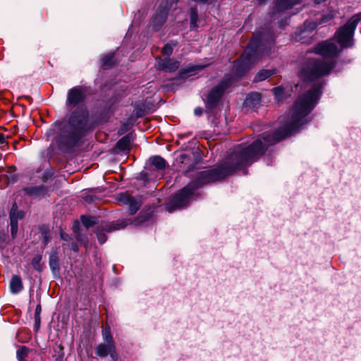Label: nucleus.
I'll list each match as a JSON object with an SVG mask.
<instances>
[{"label": "nucleus", "instance_id": "obj_1", "mask_svg": "<svg viewBox=\"0 0 361 361\" xmlns=\"http://www.w3.org/2000/svg\"><path fill=\"white\" fill-rule=\"evenodd\" d=\"M321 85H314L307 92L299 96L291 110L290 118L279 128L262 133L249 145L235 146L216 168L197 172L195 178L172 197L167 204L168 210L171 212L186 206L197 188L250 166L264 154L269 146L284 139L307 123L306 116L316 106L321 94Z\"/></svg>", "mask_w": 361, "mask_h": 361}, {"label": "nucleus", "instance_id": "obj_2", "mask_svg": "<svg viewBox=\"0 0 361 361\" xmlns=\"http://www.w3.org/2000/svg\"><path fill=\"white\" fill-rule=\"evenodd\" d=\"M85 90L83 87L76 86L71 88L67 94L66 105L73 111L67 123H59L55 125L59 130L56 138V143L61 149H68L75 147L87 129L88 111L81 104L85 99Z\"/></svg>", "mask_w": 361, "mask_h": 361}, {"label": "nucleus", "instance_id": "obj_3", "mask_svg": "<svg viewBox=\"0 0 361 361\" xmlns=\"http://www.w3.org/2000/svg\"><path fill=\"white\" fill-rule=\"evenodd\" d=\"M274 39L275 36L270 30L255 33L240 60L234 62L233 69L235 75L241 76L264 56H269Z\"/></svg>", "mask_w": 361, "mask_h": 361}, {"label": "nucleus", "instance_id": "obj_4", "mask_svg": "<svg viewBox=\"0 0 361 361\" xmlns=\"http://www.w3.org/2000/svg\"><path fill=\"white\" fill-rule=\"evenodd\" d=\"M336 62L329 59H310L301 67L299 77L305 81H312L329 75Z\"/></svg>", "mask_w": 361, "mask_h": 361}, {"label": "nucleus", "instance_id": "obj_5", "mask_svg": "<svg viewBox=\"0 0 361 361\" xmlns=\"http://www.w3.org/2000/svg\"><path fill=\"white\" fill-rule=\"evenodd\" d=\"M361 21V12L355 14L336 33L337 41L342 49L353 46V35L359 22Z\"/></svg>", "mask_w": 361, "mask_h": 361}, {"label": "nucleus", "instance_id": "obj_6", "mask_svg": "<svg viewBox=\"0 0 361 361\" xmlns=\"http://www.w3.org/2000/svg\"><path fill=\"white\" fill-rule=\"evenodd\" d=\"M233 78L230 75H226L225 78L216 86L214 87L210 90L207 97V107H215L219 103L226 90L228 88L233 84Z\"/></svg>", "mask_w": 361, "mask_h": 361}, {"label": "nucleus", "instance_id": "obj_7", "mask_svg": "<svg viewBox=\"0 0 361 361\" xmlns=\"http://www.w3.org/2000/svg\"><path fill=\"white\" fill-rule=\"evenodd\" d=\"M126 225V223L123 220H118L116 222H111L105 224L104 225H101L96 231V235L99 243L103 244L106 240V237L103 233L104 231L111 232L113 231L119 230L123 228Z\"/></svg>", "mask_w": 361, "mask_h": 361}, {"label": "nucleus", "instance_id": "obj_8", "mask_svg": "<svg viewBox=\"0 0 361 361\" xmlns=\"http://www.w3.org/2000/svg\"><path fill=\"white\" fill-rule=\"evenodd\" d=\"M319 24V23L314 21H306L304 23L303 28L299 32L295 33V39L302 43H310L312 38L311 34Z\"/></svg>", "mask_w": 361, "mask_h": 361}, {"label": "nucleus", "instance_id": "obj_9", "mask_svg": "<svg viewBox=\"0 0 361 361\" xmlns=\"http://www.w3.org/2000/svg\"><path fill=\"white\" fill-rule=\"evenodd\" d=\"M301 0H274L272 18L276 19L300 2Z\"/></svg>", "mask_w": 361, "mask_h": 361}, {"label": "nucleus", "instance_id": "obj_10", "mask_svg": "<svg viewBox=\"0 0 361 361\" xmlns=\"http://www.w3.org/2000/svg\"><path fill=\"white\" fill-rule=\"evenodd\" d=\"M315 52L325 58H334L338 53L337 45L332 41H326L315 47Z\"/></svg>", "mask_w": 361, "mask_h": 361}, {"label": "nucleus", "instance_id": "obj_11", "mask_svg": "<svg viewBox=\"0 0 361 361\" xmlns=\"http://www.w3.org/2000/svg\"><path fill=\"white\" fill-rule=\"evenodd\" d=\"M24 215V212L18 209L16 203H14L10 212L11 233L13 238H15L18 233V221L22 219Z\"/></svg>", "mask_w": 361, "mask_h": 361}, {"label": "nucleus", "instance_id": "obj_12", "mask_svg": "<svg viewBox=\"0 0 361 361\" xmlns=\"http://www.w3.org/2000/svg\"><path fill=\"white\" fill-rule=\"evenodd\" d=\"M95 353L97 356L104 357L108 355H110L113 360H116L118 355L116 350L114 343H104L99 344L95 349Z\"/></svg>", "mask_w": 361, "mask_h": 361}, {"label": "nucleus", "instance_id": "obj_13", "mask_svg": "<svg viewBox=\"0 0 361 361\" xmlns=\"http://www.w3.org/2000/svg\"><path fill=\"white\" fill-rule=\"evenodd\" d=\"M179 62L176 60L166 58V59H157L156 66L158 69L164 71L166 72H174L179 67Z\"/></svg>", "mask_w": 361, "mask_h": 361}, {"label": "nucleus", "instance_id": "obj_14", "mask_svg": "<svg viewBox=\"0 0 361 361\" xmlns=\"http://www.w3.org/2000/svg\"><path fill=\"white\" fill-rule=\"evenodd\" d=\"M118 200L121 204L128 206L130 213L134 214L140 207V203L135 197L128 195L121 194Z\"/></svg>", "mask_w": 361, "mask_h": 361}, {"label": "nucleus", "instance_id": "obj_15", "mask_svg": "<svg viewBox=\"0 0 361 361\" xmlns=\"http://www.w3.org/2000/svg\"><path fill=\"white\" fill-rule=\"evenodd\" d=\"M169 9L168 2H166L164 5L159 6L153 18L154 26H160L166 22Z\"/></svg>", "mask_w": 361, "mask_h": 361}, {"label": "nucleus", "instance_id": "obj_16", "mask_svg": "<svg viewBox=\"0 0 361 361\" xmlns=\"http://www.w3.org/2000/svg\"><path fill=\"white\" fill-rule=\"evenodd\" d=\"M25 193L33 198L43 197L46 194V188L44 186H28L23 188Z\"/></svg>", "mask_w": 361, "mask_h": 361}, {"label": "nucleus", "instance_id": "obj_17", "mask_svg": "<svg viewBox=\"0 0 361 361\" xmlns=\"http://www.w3.org/2000/svg\"><path fill=\"white\" fill-rule=\"evenodd\" d=\"M260 101L261 95L259 93L251 92L247 96L244 104L247 107L255 109L259 106Z\"/></svg>", "mask_w": 361, "mask_h": 361}, {"label": "nucleus", "instance_id": "obj_18", "mask_svg": "<svg viewBox=\"0 0 361 361\" xmlns=\"http://www.w3.org/2000/svg\"><path fill=\"white\" fill-rule=\"evenodd\" d=\"M23 288L21 278L18 275L12 276L10 281V290L13 294L20 293Z\"/></svg>", "mask_w": 361, "mask_h": 361}, {"label": "nucleus", "instance_id": "obj_19", "mask_svg": "<svg viewBox=\"0 0 361 361\" xmlns=\"http://www.w3.org/2000/svg\"><path fill=\"white\" fill-rule=\"evenodd\" d=\"M206 64H198V65H193L190 64L187 67L182 68L180 71V73L181 76L184 77L185 75H194L197 71L202 70L204 67H206Z\"/></svg>", "mask_w": 361, "mask_h": 361}, {"label": "nucleus", "instance_id": "obj_20", "mask_svg": "<svg viewBox=\"0 0 361 361\" xmlns=\"http://www.w3.org/2000/svg\"><path fill=\"white\" fill-rule=\"evenodd\" d=\"M30 350L25 346L20 345L18 347L16 351V357L18 361H26V358L30 353Z\"/></svg>", "mask_w": 361, "mask_h": 361}, {"label": "nucleus", "instance_id": "obj_21", "mask_svg": "<svg viewBox=\"0 0 361 361\" xmlns=\"http://www.w3.org/2000/svg\"><path fill=\"white\" fill-rule=\"evenodd\" d=\"M130 146V139L128 136L121 137L116 143V147L121 151L128 149Z\"/></svg>", "mask_w": 361, "mask_h": 361}, {"label": "nucleus", "instance_id": "obj_22", "mask_svg": "<svg viewBox=\"0 0 361 361\" xmlns=\"http://www.w3.org/2000/svg\"><path fill=\"white\" fill-rule=\"evenodd\" d=\"M274 73V71L271 70H264L262 69L257 73V74L255 77V82H260L262 81Z\"/></svg>", "mask_w": 361, "mask_h": 361}, {"label": "nucleus", "instance_id": "obj_23", "mask_svg": "<svg viewBox=\"0 0 361 361\" xmlns=\"http://www.w3.org/2000/svg\"><path fill=\"white\" fill-rule=\"evenodd\" d=\"M151 164L157 169H164L166 167V161L161 157L155 156L150 159Z\"/></svg>", "mask_w": 361, "mask_h": 361}, {"label": "nucleus", "instance_id": "obj_24", "mask_svg": "<svg viewBox=\"0 0 361 361\" xmlns=\"http://www.w3.org/2000/svg\"><path fill=\"white\" fill-rule=\"evenodd\" d=\"M272 92L277 102L283 101L286 97L284 90L281 86L273 88Z\"/></svg>", "mask_w": 361, "mask_h": 361}, {"label": "nucleus", "instance_id": "obj_25", "mask_svg": "<svg viewBox=\"0 0 361 361\" xmlns=\"http://www.w3.org/2000/svg\"><path fill=\"white\" fill-rule=\"evenodd\" d=\"M49 266L51 269L55 272L59 271V264L57 255L56 253L51 254L49 257Z\"/></svg>", "mask_w": 361, "mask_h": 361}, {"label": "nucleus", "instance_id": "obj_26", "mask_svg": "<svg viewBox=\"0 0 361 361\" xmlns=\"http://www.w3.org/2000/svg\"><path fill=\"white\" fill-rule=\"evenodd\" d=\"M197 20L198 15L196 8H191L190 9V27L191 29H195L197 27Z\"/></svg>", "mask_w": 361, "mask_h": 361}, {"label": "nucleus", "instance_id": "obj_27", "mask_svg": "<svg viewBox=\"0 0 361 361\" xmlns=\"http://www.w3.org/2000/svg\"><path fill=\"white\" fill-rule=\"evenodd\" d=\"M336 16V12L334 10H329L326 13L322 15V19L319 21V24L323 23H327L334 18Z\"/></svg>", "mask_w": 361, "mask_h": 361}, {"label": "nucleus", "instance_id": "obj_28", "mask_svg": "<svg viewBox=\"0 0 361 361\" xmlns=\"http://www.w3.org/2000/svg\"><path fill=\"white\" fill-rule=\"evenodd\" d=\"M113 59H114V55L113 54H108L104 56L102 59V67L104 68H109L112 66L113 63Z\"/></svg>", "mask_w": 361, "mask_h": 361}, {"label": "nucleus", "instance_id": "obj_29", "mask_svg": "<svg viewBox=\"0 0 361 361\" xmlns=\"http://www.w3.org/2000/svg\"><path fill=\"white\" fill-rule=\"evenodd\" d=\"M103 339L106 343H114L113 341L112 336L111 334L110 328L105 327L102 331Z\"/></svg>", "mask_w": 361, "mask_h": 361}, {"label": "nucleus", "instance_id": "obj_30", "mask_svg": "<svg viewBox=\"0 0 361 361\" xmlns=\"http://www.w3.org/2000/svg\"><path fill=\"white\" fill-rule=\"evenodd\" d=\"M81 221L82 224L87 228H89L95 224L94 217H87L85 216H81Z\"/></svg>", "mask_w": 361, "mask_h": 361}, {"label": "nucleus", "instance_id": "obj_31", "mask_svg": "<svg viewBox=\"0 0 361 361\" xmlns=\"http://www.w3.org/2000/svg\"><path fill=\"white\" fill-rule=\"evenodd\" d=\"M41 260H42L41 255H36L35 257H33V259L32 260V267H34V269L35 270L39 271H41V269H42L41 264H40Z\"/></svg>", "mask_w": 361, "mask_h": 361}, {"label": "nucleus", "instance_id": "obj_32", "mask_svg": "<svg viewBox=\"0 0 361 361\" xmlns=\"http://www.w3.org/2000/svg\"><path fill=\"white\" fill-rule=\"evenodd\" d=\"M173 52L172 47L167 44L162 48L161 53L164 55L170 56Z\"/></svg>", "mask_w": 361, "mask_h": 361}, {"label": "nucleus", "instance_id": "obj_33", "mask_svg": "<svg viewBox=\"0 0 361 361\" xmlns=\"http://www.w3.org/2000/svg\"><path fill=\"white\" fill-rule=\"evenodd\" d=\"M0 144L1 145V148L5 149V148L8 146V142L6 141V138L3 133H0Z\"/></svg>", "mask_w": 361, "mask_h": 361}, {"label": "nucleus", "instance_id": "obj_34", "mask_svg": "<svg viewBox=\"0 0 361 361\" xmlns=\"http://www.w3.org/2000/svg\"><path fill=\"white\" fill-rule=\"evenodd\" d=\"M41 312H42V307H41V305L39 304L36 306L35 311V317H37V319H38V317H40Z\"/></svg>", "mask_w": 361, "mask_h": 361}, {"label": "nucleus", "instance_id": "obj_35", "mask_svg": "<svg viewBox=\"0 0 361 361\" xmlns=\"http://www.w3.org/2000/svg\"><path fill=\"white\" fill-rule=\"evenodd\" d=\"M194 113L196 116H200L203 113V109L201 107H197L195 109Z\"/></svg>", "mask_w": 361, "mask_h": 361}, {"label": "nucleus", "instance_id": "obj_36", "mask_svg": "<svg viewBox=\"0 0 361 361\" xmlns=\"http://www.w3.org/2000/svg\"><path fill=\"white\" fill-rule=\"evenodd\" d=\"M61 238L65 241H68L70 239L69 235L62 231H61Z\"/></svg>", "mask_w": 361, "mask_h": 361}, {"label": "nucleus", "instance_id": "obj_37", "mask_svg": "<svg viewBox=\"0 0 361 361\" xmlns=\"http://www.w3.org/2000/svg\"><path fill=\"white\" fill-rule=\"evenodd\" d=\"M71 249L75 252L78 250V245L75 243H72L71 245Z\"/></svg>", "mask_w": 361, "mask_h": 361}, {"label": "nucleus", "instance_id": "obj_38", "mask_svg": "<svg viewBox=\"0 0 361 361\" xmlns=\"http://www.w3.org/2000/svg\"><path fill=\"white\" fill-rule=\"evenodd\" d=\"M35 326L37 327V329H38L39 327V324H40V317H38V319H37V317H35Z\"/></svg>", "mask_w": 361, "mask_h": 361}, {"label": "nucleus", "instance_id": "obj_39", "mask_svg": "<svg viewBox=\"0 0 361 361\" xmlns=\"http://www.w3.org/2000/svg\"><path fill=\"white\" fill-rule=\"evenodd\" d=\"M259 4H263L266 1V0H258Z\"/></svg>", "mask_w": 361, "mask_h": 361}, {"label": "nucleus", "instance_id": "obj_40", "mask_svg": "<svg viewBox=\"0 0 361 361\" xmlns=\"http://www.w3.org/2000/svg\"><path fill=\"white\" fill-rule=\"evenodd\" d=\"M179 1H180V0H173V2L176 4V3H178Z\"/></svg>", "mask_w": 361, "mask_h": 361}, {"label": "nucleus", "instance_id": "obj_41", "mask_svg": "<svg viewBox=\"0 0 361 361\" xmlns=\"http://www.w3.org/2000/svg\"><path fill=\"white\" fill-rule=\"evenodd\" d=\"M279 27H280L281 28H283V25H282L281 23H280Z\"/></svg>", "mask_w": 361, "mask_h": 361}, {"label": "nucleus", "instance_id": "obj_42", "mask_svg": "<svg viewBox=\"0 0 361 361\" xmlns=\"http://www.w3.org/2000/svg\"><path fill=\"white\" fill-rule=\"evenodd\" d=\"M279 120L281 121V122H282V121H283V118H282L281 117V118H279Z\"/></svg>", "mask_w": 361, "mask_h": 361}, {"label": "nucleus", "instance_id": "obj_43", "mask_svg": "<svg viewBox=\"0 0 361 361\" xmlns=\"http://www.w3.org/2000/svg\"><path fill=\"white\" fill-rule=\"evenodd\" d=\"M360 33H361V27H360Z\"/></svg>", "mask_w": 361, "mask_h": 361}]
</instances>
